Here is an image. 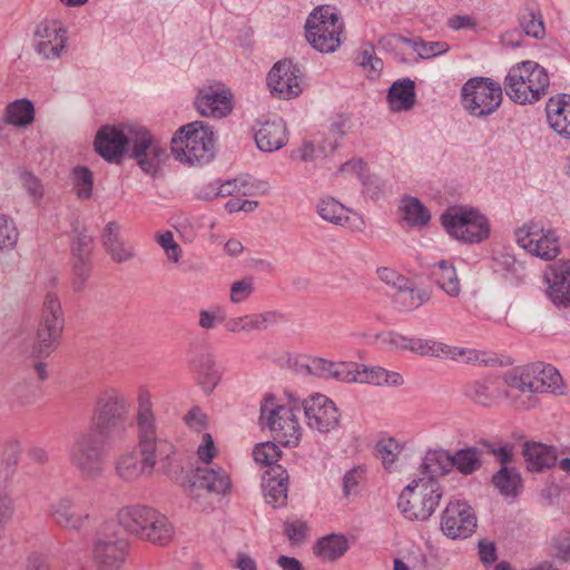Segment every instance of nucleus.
Returning a JSON list of instances; mask_svg holds the SVG:
<instances>
[{
	"label": "nucleus",
	"instance_id": "4468645a",
	"mask_svg": "<svg viewBox=\"0 0 570 570\" xmlns=\"http://www.w3.org/2000/svg\"><path fill=\"white\" fill-rule=\"evenodd\" d=\"M137 426L139 433L140 452L145 455V463L151 466L156 463V422L153 411L151 396L146 387L138 390Z\"/></svg>",
	"mask_w": 570,
	"mask_h": 570
},
{
	"label": "nucleus",
	"instance_id": "f704fd0d",
	"mask_svg": "<svg viewBox=\"0 0 570 570\" xmlns=\"http://www.w3.org/2000/svg\"><path fill=\"white\" fill-rule=\"evenodd\" d=\"M436 284L449 295L456 296L460 292V282L455 268L446 261L439 262L432 272Z\"/></svg>",
	"mask_w": 570,
	"mask_h": 570
},
{
	"label": "nucleus",
	"instance_id": "c03bdc74",
	"mask_svg": "<svg viewBox=\"0 0 570 570\" xmlns=\"http://www.w3.org/2000/svg\"><path fill=\"white\" fill-rule=\"evenodd\" d=\"M73 185L77 196L81 199H88L92 195L94 177L87 167H77L73 169Z\"/></svg>",
	"mask_w": 570,
	"mask_h": 570
},
{
	"label": "nucleus",
	"instance_id": "7c9ffc66",
	"mask_svg": "<svg viewBox=\"0 0 570 570\" xmlns=\"http://www.w3.org/2000/svg\"><path fill=\"white\" fill-rule=\"evenodd\" d=\"M387 102L393 111H406L415 104V85L409 78L392 83L387 92Z\"/></svg>",
	"mask_w": 570,
	"mask_h": 570
},
{
	"label": "nucleus",
	"instance_id": "0e129e2a",
	"mask_svg": "<svg viewBox=\"0 0 570 570\" xmlns=\"http://www.w3.org/2000/svg\"><path fill=\"white\" fill-rule=\"evenodd\" d=\"M379 277L389 285L394 287H402L405 278L396 271L389 267H381L377 269Z\"/></svg>",
	"mask_w": 570,
	"mask_h": 570
},
{
	"label": "nucleus",
	"instance_id": "09e8293b",
	"mask_svg": "<svg viewBox=\"0 0 570 570\" xmlns=\"http://www.w3.org/2000/svg\"><path fill=\"white\" fill-rule=\"evenodd\" d=\"M538 384L542 385V392H556L561 387L562 377L556 367H553L552 365L538 364Z\"/></svg>",
	"mask_w": 570,
	"mask_h": 570
},
{
	"label": "nucleus",
	"instance_id": "bf43d9fd",
	"mask_svg": "<svg viewBox=\"0 0 570 570\" xmlns=\"http://www.w3.org/2000/svg\"><path fill=\"white\" fill-rule=\"evenodd\" d=\"M73 272L77 276L75 281V286L80 288L85 281L89 277L90 274V258H83L81 255L79 258H73Z\"/></svg>",
	"mask_w": 570,
	"mask_h": 570
},
{
	"label": "nucleus",
	"instance_id": "052dcab7",
	"mask_svg": "<svg viewBox=\"0 0 570 570\" xmlns=\"http://www.w3.org/2000/svg\"><path fill=\"white\" fill-rule=\"evenodd\" d=\"M92 247V238L87 235H79L72 243V256L79 258H90Z\"/></svg>",
	"mask_w": 570,
	"mask_h": 570
},
{
	"label": "nucleus",
	"instance_id": "37998d69",
	"mask_svg": "<svg viewBox=\"0 0 570 570\" xmlns=\"http://www.w3.org/2000/svg\"><path fill=\"white\" fill-rule=\"evenodd\" d=\"M357 65L361 66L370 79H375L380 76V72L383 67V62L380 58L375 56V51L373 47H368L367 49L358 52L356 57Z\"/></svg>",
	"mask_w": 570,
	"mask_h": 570
},
{
	"label": "nucleus",
	"instance_id": "6ab92c4d",
	"mask_svg": "<svg viewBox=\"0 0 570 570\" xmlns=\"http://www.w3.org/2000/svg\"><path fill=\"white\" fill-rule=\"evenodd\" d=\"M517 242L530 254L546 261L554 259L560 253L558 237L551 230L544 232L533 223L517 230Z\"/></svg>",
	"mask_w": 570,
	"mask_h": 570
},
{
	"label": "nucleus",
	"instance_id": "412c9836",
	"mask_svg": "<svg viewBox=\"0 0 570 570\" xmlns=\"http://www.w3.org/2000/svg\"><path fill=\"white\" fill-rule=\"evenodd\" d=\"M95 150L105 160L109 163L119 164L129 146V127L127 131L117 128L116 126H102L95 137Z\"/></svg>",
	"mask_w": 570,
	"mask_h": 570
},
{
	"label": "nucleus",
	"instance_id": "dca6fc26",
	"mask_svg": "<svg viewBox=\"0 0 570 570\" xmlns=\"http://www.w3.org/2000/svg\"><path fill=\"white\" fill-rule=\"evenodd\" d=\"M195 108L203 117L224 118L234 107V96L223 82H212L198 89Z\"/></svg>",
	"mask_w": 570,
	"mask_h": 570
},
{
	"label": "nucleus",
	"instance_id": "ddd939ff",
	"mask_svg": "<svg viewBox=\"0 0 570 570\" xmlns=\"http://www.w3.org/2000/svg\"><path fill=\"white\" fill-rule=\"evenodd\" d=\"M130 404L117 392H109L101 395L95 409L91 428L96 432L106 435L124 426Z\"/></svg>",
	"mask_w": 570,
	"mask_h": 570
},
{
	"label": "nucleus",
	"instance_id": "8fccbe9b",
	"mask_svg": "<svg viewBox=\"0 0 570 570\" xmlns=\"http://www.w3.org/2000/svg\"><path fill=\"white\" fill-rule=\"evenodd\" d=\"M401 449L402 448L399 442L392 438L382 439L377 442V455L382 460L385 469H389V466L396 461L399 454L401 453Z\"/></svg>",
	"mask_w": 570,
	"mask_h": 570
},
{
	"label": "nucleus",
	"instance_id": "a211bd4d",
	"mask_svg": "<svg viewBox=\"0 0 570 570\" xmlns=\"http://www.w3.org/2000/svg\"><path fill=\"white\" fill-rule=\"evenodd\" d=\"M476 528L472 508L463 501H450L441 517V530L451 539H465Z\"/></svg>",
	"mask_w": 570,
	"mask_h": 570
},
{
	"label": "nucleus",
	"instance_id": "e433bc0d",
	"mask_svg": "<svg viewBox=\"0 0 570 570\" xmlns=\"http://www.w3.org/2000/svg\"><path fill=\"white\" fill-rule=\"evenodd\" d=\"M492 483L502 495L517 497L522 488L519 473L507 466H502L492 478Z\"/></svg>",
	"mask_w": 570,
	"mask_h": 570
},
{
	"label": "nucleus",
	"instance_id": "864d4df0",
	"mask_svg": "<svg viewBox=\"0 0 570 570\" xmlns=\"http://www.w3.org/2000/svg\"><path fill=\"white\" fill-rule=\"evenodd\" d=\"M18 240V230L12 222L0 215V250L10 248Z\"/></svg>",
	"mask_w": 570,
	"mask_h": 570
},
{
	"label": "nucleus",
	"instance_id": "6e6d98bb",
	"mask_svg": "<svg viewBox=\"0 0 570 570\" xmlns=\"http://www.w3.org/2000/svg\"><path fill=\"white\" fill-rule=\"evenodd\" d=\"M197 455L202 462L207 464L217 455V449L209 433L203 434V442L197 449Z\"/></svg>",
	"mask_w": 570,
	"mask_h": 570
},
{
	"label": "nucleus",
	"instance_id": "9d476101",
	"mask_svg": "<svg viewBox=\"0 0 570 570\" xmlns=\"http://www.w3.org/2000/svg\"><path fill=\"white\" fill-rule=\"evenodd\" d=\"M63 314L60 302L55 294L49 293L43 302L33 354L37 357L49 355L59 344L63 328Z\"/></svg>",
	"mask_w": 570,
	"mask_h": 570
},
{
	"label": "nucleus",
	"instance_id": "603ef678",
	"mask_svg": "<svg viewBox=\"0 0 570 570\" xmlns=\"http://www.w3.org/2000/svg\"><path fill=\"white\" fill-rule=\"evenodd\" d=\"M465 394L474 402L489 405L494 396L487 382H474L466 386Z\"/></svg>",
	"mask_w": 570,
	"mask_h": 570
},
{
	"label": "nucleus",
	"instance_id": "3c124183",
	"mask_svg": "<svg viewBox=\"0 0 570 570\" xmlns=\"http://www.w3.org/2000/svg\"><path fill=\"white\" fill-rule=\"evenodd\" d=\"M197 380L205 390L212 391L219 381V373L212 360L206 358L197 366Z\"/></svg>",
	"mask_w": 570,
	"mask_h": 570
},
{
	"label": "nucleus",
	"instance_id": "2f4dec72",
	"mask_svg": "<svg viewBox=\"0 0 570 570\" xmlns=\"http://www.w3.org/2000/svg\"><path fill=\"white\" fill-rule=\"evenodd\" d=\"M348 540L344 534H327L320 538L313 546V553L322 561H335L348 550Z\"/></svg>",
	"mask_w": 570,
	"mask_h": 570
},
{
	"label": "nucleus",
	"instance_id": "e2e57ef3",
	"mask_svg": "<svg viewBox=\"0 0 570 570\" xmlns=\"http://www.w3.org/2000/svg\"><path fill=\"white\" fill-rule=\"evenodd\" d=\"M158 243L166 250L169 258H173L175 262L179 258V246L174 240V235L171 232H165L158 236Z\"/></svg>",
	"mask_w": 570,
	"mask_h": 570
},
{
	"label": "nucleus",
	"instance_id": "1a4fd4ad",
	"mask_svg": "<svg viewBox=\"0 0 570 570\" xmlns=\"http://www.w3.org/2000/svg\"><path fill=\"white\" fill-rule=\"evenodd\" d=\"M106 438L92 429L76 436L69 460L83 476L92 478L101 473L106 459Z\"/></svg>",
	"mask_w": 570,
	"mask_h": 570
},
{
	"label": "nucleus",
	"instance_id": "4d7b16f0",
	"mask_svg": "<svg viewBox=\"0 0 570 570\" xmlns=\"http://www.w3.org/2000/svg\"><path fill=\"white\" fill-rule=\"evenodd\" d=\"M187 426L200 432L207 426V415L202 411L199 406L193 407L184 417Z\"/></svg>",
	"mask_w": 570,
	"mask_h": 570
},
{
	"label": "nucleus",
	"instance_id": "f3484780",
	"mask_svg": "<svg viewBox=\"0 0 570 570\" xmlns=\"http://www.w3.org/2000/svg\"><path fill=\"white\" fill-rule=\"evenodd\" d=\"M267 86L273 97L289 100L302 92V73L292 60L276 62L267 75Z\"/></svg>",
	"mask_w": 570,
	"mask_h": 570
},
{
	"label": "nucleus",
	"instance_id": "4c0bfd02",
	"mask_svg": "<svg viewBox=\"0 0 570 570\" xmlns=\"http://www.w3.org/2000/svg\"><path fill=\"white\" fill-rule=\"evenodd\" d=\"M35 119L33 105L27 99H18L8 105L6 121L14 126H27Z\"/></svg>",
	"mask_w": 570,
	"mask_h": 570
},
{
	"label": "nucleus",
	"instance_id": "79ce46f5",
	"mask_svg": "<svg viewBox=\"0 0 570 570\" xmlns=\"http://www.w3.org/2000/svg\"><path fill=\"white\" fill-rule=\"evenodd\" d=\"M412 46L422 59H431L449 51L450 46L445 41H425L422 38L404 39Z\"/></svg>",
	"mask_w": 570,
	"mask_h": 570
},
{
	"label": "nucleus",
	"instance_id": "20e7f679",
	"mask_svg": "<svg viewBox=\"0 0 570 570\" xmlns=\"http://www.w3.org/2000/svg\"><path fill=\"white\" fill-rule=\"evenodd\" d=\"M503 85L507 96L513 102L527 105L534 104L547 95L550 79L543 67L525 60L510 68Z\"/></svg>",
	"mask_w": 570,
	"mask_h": 570
},
{
	"label": "nucleus",
	"instance_id": "7ed1b4c3",
	"mask_svg": "<svg viewBox=\"0 0 570 570\" xmlns=\"http://www.w3.org/2000/svg\"><path fill=\"white\" fill-rule=\"evenodd\" d=\"M117 518L128 532L140 540L158 546H167L173 540L174 529L168 519L149 507H124Z\"/></svg>",
	"mask_w": 570,
	"mask_h": 570
},
{
	"label": "nucleus",
	"instance_id": "a878e982",
	"mask_svg": "<svg viewBox=\"0 0 570 570\" xmlns=\"http://www.w3.org/2000/svg\"><path fill=\"white\" fill-rule=\"evenodd\" d=\"M191 491L206 490L217 495L230 493L232 481L229 474L223 468H198L190 483Z\"/></svg>",
	"mask_w": 570,
	"mask_h": 570
},
{
	"label": "nucleus",
	"instance_id": "13d9d810",
	"mask_svg": "<svg viewBox=\"0 0 570 570\" xmlns=\"http://www.w3.org/2000/svg\"><path fill=\"white\" fill-rule=\"evenodd\" d=\"M253 293V285L249 279L235 282L230 288V299L234 303L245 301Z\"/></svg>",
	"mask_w": 570,
	"mask_h": 570
},
{
	"label": "nucleus",
	"instance_id": "c9c22d12",
	"mask_svg": "<svg viewBox=\"0 0 570 570\" xmlns=\"http://www.w3.org/2000/svg\"><path fill=\"white\" fill-rule=\"evenodd\" d=\"M141 460L139 461L135 453H127L120 456L117 462V472L124 480H134L144 472H151L155 463L151 466H147L145 463V455L141 453Z\"/></svg>",
	"mask_w": 570,
	"mask_h": 570
},
{
	"label": "nucleus",
	"instance_id": "b1692460",
	"mask_svg": "<svg viewBox=\"0 0 570 570\" xmlns=\"http://www.w3.org/2000/svg\"><path fill=\"white\" fill-rule=\"evenodd\" d=\"M128 556V544L124 540L99 539L94 546V561L97 570H119Z\"/></svg>",
	"mask_w": 570,
	"mask_h": 570
},
{
	"label": "nucleus",
	"instance_id": "69168bd1",
	"mask_svg": "<svg viewBox=\"0 0 570 570\" xmlns=\"http://www.w3.org/2000/svg\"><path fill=\"white\" fill-rule=\"evenodd\" d=\"M23 187L33 196L41 197L43 194L41 181L31 173H23L20 177Z\"/></svg>",
	"mask_w": 570,
	"mask_h": 570
},
{
	"label": "nucleus",
	"instance_id": "72a5a7b5",
	"mask_svg": "<svg viewBox=\"0 0 570 570\" xmlns=\"http://www.w3.org/2000/svg\"><path fill=\"white\" fill-rule=\"evenodd\" d=\"M120 226L116 222H109L102 233L101 239L104 247L110 254L114 261L124 262L131 256L119 238Z\"/></svg>",
	"mask_w": 570,
	"mask_h": 570
},
{
	"label": "nucleus",
	"instance_id": "5701e85b",
	"mask_svg": "<svg viewBox=\"0 0 570 570\" xmlns=\"http://www.w3.org/2000/svg\"><path fill=\"white\" fill-rule=\"evenodd\" d=\"M36 37L39 38L36 49L46 59L59 58L66 47L67 31L58 21H42L38 24Z\"/></svg>",
	"mask_w": 570,
	"mask_h": 570
},
{
	"label": "nucleus",
	"instance_id": "9b49d317",
	"mask_svg": "<svg viewBox=\"0 0 570 570\" xmlns=\"http://www.w3.org/2000/svg\"><path fill=\"white\" fill-rule=\"evenodd\" d=\"M402 341L404 342L403 347L422 355L444 356L455 361L462 360L466 364L480 366L494 365L498 362L495 354L482 350L462 348L420 338L402 337Z\"/></svg>",
	"mask_w": 570,
	"mask_h": 570
},
{
	"label": "nucleus",
	"instance_id": "f257e3e1",
	"mask_svg": "<svg viewBox=\"0 0 570 570\" xmlns=\"http://www.w3.org/2000/svg\"><path fill=\"white\" fill-rule=\"evenodd\" d=\"M176 160L187 165H204L215 155V138L210 126L196 120L181 126L170 141Z\"/></svg>",
	"mask_w": 570,
	"mask_h": 570
},
{
	"label": "nucleus",
	"instance_id": "ea45409f",
	"mask_svg": "<svg viewBox=\"0 0 570 570\" xmlns=\"http://www.w3.org/2000/svg\"><path fill=\"white\" fill-rule=\"evenodd\" d=\"M522 30L535 39H542L546 28L540 11L534 7H527L520 16Z\"/></svg>",
	"mask_w": 570,
	"mask_h": 570
},
{
	"label": "nucleus",
	"instance_id": "c756f323",
	"mask_svg": "<svg viewBox=\"0 0 570 570\" xmlns=\"http://www.w3.org/2000/svg\"><path fill=\"white\" fill-rule=\"evenodd\" d=\"M523 455L530 471L540 472L554 466L557 462L556 449L543 443H525Z\"/></svg>",
	"mask_w": 570,
	"mask_h": 570
},
{
	"label": "nucleus",
	"instance_id": "a18cd8bd",
	"mask_svg": "<svg viewBox=\"0 0 570 570\" xmlns=\"http://www.w3.org/2000/svg\"><path fill=\"white\" fill-rule=\"evenodd\" d=\"M538 364H530L521 368L519 375L515 377V380L519 382V390L522 392H542V385L538 384Z\"/></svg>",
	"mask_w": 570,
	"mask_h": 570
},
{
	"label": "nucleus",
	"instance_id": "6e6552de",
	"mask_svg": "<svg viewBox=\"0 0 570 570\" xmlns=\"http://www.w3.org/2000/svg\"><path fill=\"white\" fill-rule=\"evenodd\" d=\"M502 98L501 85L487 77L470 78L461 88L463 108L478 118L492 115L500 107Z\"/></svg>",
	"mask_w": 570,
	"mask_h": 570
},
{
	"label": "nucleus",
	"instance_id": "393cba45",
	"mask_svg": "<svg viewBox=\"0 0 570 570\" xmlns=\"http://www.w3.org/2000/svg\"><path fill=\"white\" fill-rule=\"evenodd\" d=\"M51 518L61 528L80 530L88 522L90 513L81 503L65 498L52 505Z\"/></svg>",
	"mask_w": 570,
	"mask_h": 570
},
{
	"label": "nucleus",
	"instance_id": "4be33fe9",
	"mask_svg": "<svg viewBox=\"0 0 570 570\" xmlns=\"http://www.w3.org/2000/svg\"><path fill=\"white\" fill-rule=\"evenodd\" d=\"M544 278L548 296L558 306H570V263L559 261L548 266Z\"/></svg>",
	"mask_w": 570,
	"mask_h": 570
},
{
	"label": "nucleus",
	"instance_id": "473e14b6",
	"mask_svg": "<svg viewBox=\"0 0 570 570\" xmlns=\"http://www.w3.org/2000/svg\"><path fill=\"white\" fill-rule=\"evenodd\" d=\"M400 209L402 219L411 227H423L431 219L429 209L415 197H404Z\"/></svg>",
	"mask_w": 570,
	"mask_h": 570
},
{
	"label": "nucleus",
	"instance_id": "cd10ccee",
	"mask_svg": "<svg viewBox=\"0 0 570 570\" xmlns=\"http://www.w3.org/2000/svg\"><path fill=\"white\" fill-rule=\"evenodd\" d=\"M286 140V127L282 119L265 121L255 134L257 147L268 153L282 148Z\"/></svg>",
	"mask_w": 570,
	"mask_h": 570
},
{
	"label": "nucleus",
	"instance_id": "0eeeda50",
	"mask_svg": "<svg viewBox=\"0 0 570 570\" xmlns=\"http://www.w3.org/2000/svg\"><path fill=\"white\" fill-rule=\"evenodd\" d=\"M440 219L452 237L464 243H481L490 235L488 218L473 207H449Z\"/></svg>",
	"mask_w": 570,
	"mask_h": 570
},
{
	"label": "nucleus",
	"instance_id": "aec40b11",
	"mask_svg": "<svg viewBox=\"0 0 570 570\" xmlns=\"http://www.w3.org/2000/svg\"><path fill=\"white\" fill-rule=\"evenodd\" d=\"M309 428L328 433L340 424V411L335 403L324 394H314L303 403Z\"/></svg>",
	"mask_w": 570,
	"mask_h": 570
},
{
	"label": "nucleus",
	"instance_id": "49530a36",
	"mask_svg": "<svg viewBox=\"0 0 570 570\" xmlns=\"http://www.w3.org/2000/svg\"><path fill=\"white\" fill-rule=\"evenodd\" d=\"M366 480V470L363 466H354L348 470L343 478V493L348 498L360 492L361 485Z\"/></svg>",
	"mask_w": 570,
	"mask_h": 570
},
{
	"label": "nucleus",
	"instance_id": "423d86ee",
	"mask_svg": "<svg viewBox=\"0 0 570 570\" xmlns=\"http://www.w3.org/2000/svg\"><path fill=\"white\" fill-rule=\"evenodd\" d=\"M344 24L330 6H320L308 16L305 37L320 52H334L342 43Z\"/></svg>",
	"mask_w": 570,
	"mask_h": 570
},
{
	"label": "nucleus",
	"instance_id": "bb28decb",
	"mask_svg": "<svg viewBox=\"0 0 570 570\" xmlns=\"http://www.w3.org/2000/svg\"><path fill=\"white\" fill-rule=\"evenodd\" d=\"M288 476L282 466L276 465L266 472L263 488L264 497L273 508H281L287 503Z\"/></svg>",
	"mask_w": 570,
	"mask_h": 570
},
{
	"label": "nucleus",
	"instance_id": "2eb2a0df",
	"mask_svg": "<svg viewBox=\"0 0 570 570\" xmlns=\"http://www.w3.org/2000/svg\"><path fill=\"white\" fill-rule=\"evenodd\" d=\"M429 473H445L448 466L455 468L463 474H471L481 466L480 452L475 448L456 451L453 455L446 452H429L422 462Z\"/></svg>",
	"mask_w": 570,
	"mask_h": 570
},
{
	"label": "nucleus",
	"instance_id": "680f3d73",
	"mask_svg": "<svg viewBox=\"0 0 570 570\" xmlns=\"http://www.w3.org/2000/svg\"><path fill=\"white\" fill-rule=\"evenodd\" d=\"M479 557L483 564H493L497 559V547L495 543L489 540H480L479 542Z\"/></svg>",
	"mask_w": 570,
	"mask_h": 570
},
{
	"label": "nucleus",
	"instance_id": "c85d7f7f",
	"mask_svg": "<svg viewBox=\"0 0 570 570\" xmlns=\"http://www.w3.org/2000/svg\"><path fill=\"white\" fill-rule=\"evenodd\" d=\"M547 117L550 126L560 135L570 138V97H552L547 104Z\"/></svg>",
	"mask_w": 570,
	"mask_h": 570
},
{
	"label": "nucleus",
	"instance_id": "774afa93",
	"mask_svg": "<svg viewBox=\"0 0 570 570\" xmlns=\"http://www.w3.org/2000/svg\"><path fill=\"white\" fill-rule=\"evenodd\" d=\"M242 186H244V184H240L237 179L227 180L219 185L216 195L218 197H228L237 195L240 191Z\"/></svg>",
	"mask_w": 570,
	"mask_h": 570
},
{
	"label": "nucleus",
	"instance_id": "f03ea898",
	"mask_svg": "<svg viewBox=\"0 0 570 570\" xmlns=\"http://www.w3.org/2000/svg\"><path fill=\"white\" fill-rule=\"evenodd\" d=\"M422 476L414 479L401 492L397 507L409 520L425 521L436 510L443 489L435 478L421 465Z\"/></svg>",
	"mask_w": 570,
	"mask_h": 570
},
{
	"label": "nucleus",
	"instance_id": "a19ab883",
	"mask_svg": "<svg viewBox=\"0 0 570 570\" xmlns=\"http://www.w3.org/2000/svg\"><path fill=\"white\" fill-rule=\"evenodd\" d=\"M317 209L322 218L336 225H344L348 220V210L334 198L323 199Z\"/></svg>",
	"mask_w": 570,
	"mask_h": 570
},
{
	"label": "nucleus",
	"instance_id": "39448f33",
	"mask_svg": "<svg viewBox=\"0 0 570 570\" xmlns=\"http://www.w3.org/2000/svg\"><path fill=\"white\" fill-rule=\"evenodd\" d=\"M298 412L296 404H278L275 396L268 394L262 402L259 421L269 429L274 441L284 446H296L302 438Z\"/></svg>",
	"mask_w": 570,
	"mask_h": 570
},
{
	"label": "nucleus",
	"instance_id": "de8ad7c7",
	"mask_svg": "<svg viewBox=\"0 0 570 570\" xmlns=\"http://www.w3.org/2000/svg\"><path fill=\"white\" fill-rule=\"evenodd\" d=\"M281 455L279 448L271 441L257 444L253 450L254 460L264 465L275 464Z\"/></svg>",
	"mask_w": 570,
	"mask_h": 570
},
{
	"label": "nucleus",
	"instance_id": "f8f14e48",
	"mask_svg": "<svg viewBox=\"0 0 570 570\" xmlns=\"http://www.w3.org/2000/svg\"><path fill=\"white\" fill-rule=\"evenodd\" d=\"M128 156L142 171L155 175L166 157V150L147 128L129 126Z\"/></svg>",
	"mask_w": 570,
	"mask_h": 570
},
{
	"label": "nucleus",
	"instance_id": "5fc2aeb1",
	"mask_svg": "<svg viewBox=\"0 0 570 570\" xmlns=\"http://www.w3.org/2000/svg\"><path fill=\"white\" fill-rule=\"evenodd\" d=\"M308 525L306 522L295 520L293 522L285 523V534L292 544H301L307 538Z\"/></svg>",
	"mask_w": 570,
	"mask_h": 570
},
{
	"label": "nucleus",
	"instance_id": "338daca9",
	"mask_svg": "<svg viewBox=\"0 0 570 570\" xmlns=\"http://www.w3.org/2000/svg\"><path fill=\"white\" fill-rule=\"evenodd\" d=\"M257 206L256 202H250L246 199L233 198L229 199L225 204V208L228 213H237V212H252Z\"/></svg>",
	"mask_w": 570,
	"mask_h": 570
},
{
	"label": "nucleus",
	"instance_id": "58836bf2",
	"mask_svg": "<svg viewBox=\"0 0 570 570\" xmlns=\"http://www.w3.org/2000/svg\"><path fill=\"white\" fill-rule=\"evenodd\" d=\"M357 375L361 382H366L373 385H399L402 383V376L396 372H389L383 367H364L358 371Z\"/></svg>",
	"mask_w": 570,
	"mask_h": 570
}]
</instances>
